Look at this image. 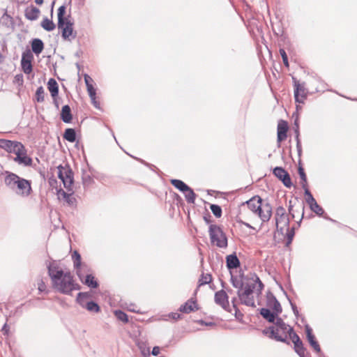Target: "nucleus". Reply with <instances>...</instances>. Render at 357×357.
<instances>
[{"instance_id": "obj_46", "label": "nucleus", "mask_w": 357, "mask_h": 357, "mask_svg": "<svg viewBox=\"0 0 357 357\" xmlns=\"http://www.w3.org/2000/svg\"><path fill=\"white\" fill-rule=\"evenodd\" d=\"M210 208L216 218H220L222 216V208L219 205L211 204Z\"/></svg>"}, {"instance_id": "obj_23", "label": "nucleus", "mask_w": 357, "mask_h": 357, "mask_svg": "<svg viewBox=\"0 0 357 357\" xmlns=\"http://www.w3.org/2000/svg\"><path fill=\"white\" fill-rule=\"evenodd\" d=\"M31 45L33 52L36 55L40 54L44 49V43L43 40L39 38L33 39Z\"/></svg>"}, {"instance_id": "obj_17", "label": "nucleus", "mask_w": 357, "mask_h": 357, "mask_svg": "<svg viewBox=\"0 0 357 357\" xmlns=\"http://www.w3.org/2000/svg\"><path fill=\"white\" fill-rule=\"evenodd\" d=\"M305 333L307 336V340L309 342L310 346L313 348L314 351L317 353L321 352V348L318 343V342L316 340L315 336L312 333V330L310 328L309 325H305Z\"/></svg>"}, {"instance_id": "obj_52", "label": "nucleus", "mask_w": 357, "mask_h": 357, "mask_svg": "<svg viewBox=\"0 0 357 357\" xmlns=\"http://www.w3.org/2000/svg\"><path fill=\"white\" fill-rule=\"evenodd\" d=\"M295 137H296V149H297V151H298V155L299 157H301V153H302V147H301V140H300L299 136H295Z\"/></svg>"}, {"instance_id": "obj_53", "label": "nucleus", "mask_w": 357, "mask_h": 357, "mask_svg": "<svg viewBox=\"0 0 357 357\" xmlns=\"http://www.w3.org/2000/svg\"><path fill=\"white\" fill-rule=\"evenodd\" d=\"M14 82L18 84L19 85H22L24 82L22 74L16 75L15 77Z\"/></svg>"}, {"instance_id": "obj_50", "label": "nucleus", "mask_w": 357, "mask_h": 357, "mask_svg": "<svg viewBox=\"0 0 357 357\" xmlns=\"http://www.w3.org/2000/svg\"><path fill=\"white\" fill-rule=\"evenodd\" d=\"M86 86L90 98L93 99L94 96H96V89L94 88L92 84H87Z\"/></svg>"}, {"instance_id": "obj_36", "label": "nucleus", "mask_w": 357, "mask_h": 357, "mask_svg": "<svg viewBox=\"0 0 357 357\" xmlns=\"http://www.w3.org/2000/svg\"><path fill=\"white\" fill-rule=\"evenodd\" d=\"M212 281V276L209 273H202L199 280V286H202L211 283Z\"/></svg>"}, {"instance_id": "obj_12", "label": "nucleus", "mask_w": 357, "mask_h": 357, "mask_svg": "<svg viewBox=\"0 0 357 357\" xmlns=\"http://www.w3.org/2000/svg\"><path fill=\"white\" fill-rule=\"evenodd\" d=\"M16 156L13 158V160L18 165L23 166H31L32 165V159L26 154V150L22 144L17 151L14 153Z\"/></svg>"}, {"instance_id": "obj_38", "label": "nucleus", "mask_w": 357, "mask_h": 357, "mask_svg": "<svg viewBox=\"0 0 357 357\" xmlns=\"http://www.w3.org/2000/svg\"><path fill=\"white\" fill-rule=\"evenodd\" d=\"M58 194L61 195L65 201L70 205L73 204L75 201V198L72 197L70 194L67 193L63 190H59Z\"/></svg>"}, {"instance_id": "obj_3", "label": "nucleus", "mask_w": 357, "mask_h": 357, "mask_svg": "<svg viewBox=\"0 0 357 357\" xmlns=\"http://www.w3.org/2000/svg\"><path fill=\"white\" fill-rule=\"evenodd\" d=\"M246 204L248 208L257 215L263 222H268L272 215V206L266 202H263L259 196H254L249 200L243 203Z\"/></svg>"}, {"instance_id": "obj_41", "label": "nucleus", "mask_w": 357, "mask_h": 357, "mask_svg": "<svg viewBox=\"0 0 357 357\" xmlns=\"http://www.w3.org/2000/svg\"><path fill=\"white\" fill-rule=\"evenodd\" d=\"M310 209L315 213L317 215L321 216L324 214V211L322 207H321L317 202H314L313 204H310Z\"/></svg>"}, {"instance_id": "obj_56", "label": "nucleus", "mask_w": 357, "mask_h": 357, "mask_svg": "<svg viewBox=\"0 0 357 357\" xmlns=\"http://www.w3.org/2000/svg\"><path fill=\"white\" fill-rule=\"evenodd\" d=\"M127 309L128 311L136 312V313H140L139 310L137 309V307L135 304H130L129 306L127 307Z\"/></svg>"}, {"instance_id": "obj_48", "label": "nucleus", "mask_w": 357, "mask_h": 357, "mask_svg": "<svg viewBox=\"0 0 357 357\" xmlns=\"http://www.w3.org/2000/svg\"><path fill=\"white\" fill-rule=\"evenodd\" d=\"M289 335L290 339L292 340L293 343L295 342H298L301 340L299 336L294 331L293 328L290 327L287 331V335Z\"/></svg>"}, {"instance_id": "obj_55", "label": "nucleus", "mask_w": 357, "mask_h": 357, "mask_svg": "<svg viewBox=\"0 0 357 357\" xmlns=\"http://www.w3.org/2000/svg\"><path fill=\"white\" fill-rule=\"evenodd\" d=\"M294 211H295V215L297 214V213H300L301 211H302L301 218L299 220V221L298 222V226L299 227L300 224L302 221V219L303 218V216H304V206H301L299 209H296Z\"/></svg>"}, {"instance_id": "obj_21", "label": "nucleus", "mask_w": 357, "mask_h": 357, "mask_svg": "<svg viewBox=\"0 0 357 357\" xmlns=\"http://www.w3.org/2000/svg\"><path fill=\"white\" fill-rule=\"evenodd\" d=\"M279 314L275 311L271 312L268 308L263 307L260 310V314L270 323H273Z\"/></svg>"}, {"instance_id": "obj_6", "label": "nucleus", "mask_w": 357, "mask_h": 357, "mask_svg": "<svg viewBox=\"0 0 357 357\" xmlns=\"http://www.w3.org/2000/svg\"><path fill=\"white\" fill-rule=\"evenodd\" d=\"M208 233L212 244L220 248L227 247V238L220 227L217 225L211 224L208 228Z\"/></svg>"}, {"instance_id": "obj_9", "label": "nucleus", "mask_w": 357, "mask_h": 357, "mask_svg": "<svg viewBox=\"0 0 357 357\" xmlns=\"http://www.w3.org/2000/svg\"><path fill=\"white\" fill-rule=\"evenodd\" d=\"M263 334L268 336L271 339H273L278 342H282L289 344V342L287 341V334L282 333V329L279 328H275V326H270L263 330Z\"/></svg>"}, {"instance_id": "obj_44", "label": "nucleus", "mask_w": 357, "mask_h": 357, "mask_svg": "<svg viewBox=\"0 0 357 357\" xmlns=\"http://www.w3.org/2000/svg\"><path fill=\"white\" fill-rule=\"evenodd\" d=\"M32 61L21 62V66L23 72L25 74H30L32 72L33 66Z\"/></svg>"}, {"instance_id": "obj_15", "label": "nucleus", "mask_w": 357, "mask_h": 357, "mask_svg": "<svg viewBox=\"0 0 357 357\" xmlns=\"http://www.w3.org/2000/svg\"><path fill=\"white\" fill-rule=\"evenodd\" d=\"M266 305L269 308L272 309L273 311H275L276 313H281L282 311L280 302L271 291H268L266 294Z\"/></svg>"}, {"instance_id": "obj_64", "label": "nucleus", "mask_w": 357, "mask_h": 357, "mask_svg": "<svg viewBox=\"0 0 357 357\" xmlns=\"http://www.w3.org/2000/svg\"><path fill=\"white\" fill-rule=\"evenodd\" d=\"M238 222H239L240 224H241V225H245V227H248V228H250V229H254V230L255 229V227H253L252 226H251V225H250L249 223H248V222H243V221H242V220L238 221Z\"/></svg>"}, {"instance_id": "obj_4", "label": "nucleus", "mask_w": 357, "mask_h": 357, "mask_svg": "<svg viewBox=\"0 0 357 357\" xmlns=\"http://www.w3.org/2000/svg\"><path fill=\"white\" fill-rule=\"evenodd\" d=\"M255 284H247L243 289L238 290L237 294L239 298L241 304H243L246 306H250L255 307V299L252 295L253 291L255 289L256 284H258L257 291L258 294H261L262 289L264 288V284L260 280L259 278L257 275H254L252 278Z\"/></svg>"}, {"instance_id": "obj_62", "label": "nucleus", "mask_w": 357, "mask_h": 357, "mask_svg": "<svg viewBox=\"0 0 357 357\" xmlns=\"http://www.w3.org/2000/svg\"><path fill=\"white\" fill-rule=\"evenodd\" d=\"M1 330L5 335H8V333L9 332V326H8V324L6 323L3 326Z\"/></svg>"}, {"instance_id": "obj_45", "label": "nucleus", "mask_w": 357, "mask_h": 357, "mask_svg": "<svg viewBox=\"0 0 357 357\" xmlns=\"http://www.w3.org/2000/svg\"><path fill=\"white\" fill-rule=\"evenodd\" d=\"M298 174H299L301 180L302 188L307 186V176L304 172L303 168L302 167H299L298 169Z\"/></svg>"}, {"instance_id": "obj_13", "label": "nucleus", "mask_w": 357, "mask_h": 357, "mask_svg": "<svg viewBox=\"0 0 357 357\" xmlns=\"http://www.w3.org/2000/svg\"><path fill=\"white\" fill-rule=\"evenodd\" d=\"M273 174L280 181H281L283 185L287 188H291L292 185L291 180L289 173L281 167H276L273 170Z\"/></svg>"}, {"instance_id": "obj_43", "label": "nucleus", "mask_w": 357, "mask_h": 357, "mask_svg": "<svg viewBox=\"0 0 357 357\" xmlns=\"http://www.w3.org/2000/svg\"><path fill=\"white\" fill-rule=\"evenodd\" d=\"M305 190V195L306 196V202L310 206V204H313L314 202H317L315 199L313 197L312 193L309 190L307 186L303 188Z\"/></svg>"}, {"instance_id": "obj_10", "label": "nucleus", "mask_w": 357, "mask_h": 357, "mask_svg": "<svg viewBox=\"0 0 357 357\" xmlns=\"http://www.w3.org/2000/svg\"><path fill=\"white\" fill-rule=\"evenodd\" d=\"M58 176L62 181L64 187L68 190H71L73 183V173L70 169H66L61 165L58 167Z\"/></svg>"}, {"instance_id": "obj_34", "label": "nucleus", "mask_w": 357, "mask_h": 357, "mask_svg": "<svg viewBox=\"0 0 357 357\" xmlns=\"http://www.w3.org/2000/svg\"><path fill=\"white\" fill-rule=\"evenodd\" d=\"M82 179L84 186H89L93 182V178L91 174L86 170H82Z\"/></svg>"}, {"instance_id": "obj_11", "label": "nucleus", "mask_w": 357, "mask_h": 357, "mask_svg": "<svg viewBox=\"0 0 357 357\" xmlns=\"http://www.w3.org/2000/svg\"><path fill=\"white\" fill-rule=\"evenodd\" d=\"M294 86L295 101L299 103H303L307 98V90L305 86V83H300L295 77H292Z\"/></svg>"}, {"instance_id": "obj_19", "label": "nucleus", "mask_w": 357, "mask_h": 357, "mask_svg": "<svg viewBox=\"0 0 357 357\" xmlns=\"http://www.w3.org/2000/svg\"><path fill=\"white\" fill-rule=\"evenodd\" d=\"M198 310V307L195 301L192 299L188 300L183 305L179 307V311L183 313L188 314L191 312Z\"/></svg>"}, {"instance_id": "obj_37", "label": "nucleus", "mask_w": 357, "mask_h": 357, "mask_svg": "<svg viewBox=\"0 0 357 357\" xmlns=\"http://www.w3.org/2000/svg\"><path fill=\"white\" fill-rule=\"evenodd\" d=\"M36 100L38 102H43L45 100V90L42 86H39L36 90Z\"/></svg>"}, {"instance_id": "obj_5", "label": "nucleus", "mask_w": 357, "mask_h": 357, "mask_svg": "<svg viewBox=\"0 0 357 357\" xmlns=\"http://www.w3.org/2000/svg\"><path fill=\"white\" fill-rule=\"evenodd\" d=\"M66 6H61L58 9V28L62 30V37L65 40L71 41L76 38V33L73 32V23L66 17Z\"/></svg>"}, {"instance_id": "obj_40", "label": "nucleus", "mask_w": 357, "mask_h": 357, "mask_svg": "<svg viewBox=\"0 0 357 357\" xmlns=\"http://www.w3.org/2000/svg\"><path fill=\"white\" fill-rule=\"evenodd\" d=\"M231 282L234 287L238 289V290L243 289V282L241 280L238 279L236 277L231 275Z\"/></svg>"}, {"instance_id": "obj_59", "label": "nucleus", "mask_w": 357, "mask_h": 357, "mask_svg": "<svg viewBox=\"0 0 357 357\" xmlns=\"http://www.w3.org/2000/svg\"><path fill=\"white\" fill-rule=\"evenodd\" d=\"M38 289L40 291L43 292V291H45V289H46V285L45 284V282L41 280L38 284Z\"/></svg>"}, {"instance_id": "obj_1", "label": "nucleus", "mask_w": 357, "mask_h": 357, "mask_svg": "<svg viewBox=\"0 0 357 357\" xmlns=\"http://www.w3.org/2000/svg\"><path fill=\"white\" fill-rule=\"evenodd\" d=\"M46 264L54 289L63 294H70L73 291L79 289V286L75 283L70 272L63 271L55 261Z\"/></svg>"}, {"instance_id": "obj_61", "label": "nucleus", "mask_w": 357, "mask_h": 357, "mask_svg": "<svg viewBox=\"0 0 357 357\" xmlns=\"http://www.w3.org/2000/svg\"><path fill=\"white\" fill-rule=\"evenodd\" d=\"M91 102H92L93 105L96 108L100 109V102L96 100V96H95L93 99H91Z\"/></svg>"}, {"instance_id": "obj_60", "label": "nucleus", "mask_w": 357, "mask_h": 357, "mask_svg": "<svg viewBox=\"0 0 357 357\" xmlns=\"http://www.w3.org/2000/svg\"><path fill=\"white\" fill-rule=\"evenodd\" d=\"M160 349L159 347L158 346H155L153 348L152 351H151V354L153 356H158L159 354H160Z\"/></svg>"}, {"instance_id": "obj_57", "label": "nucleus", "mask_w": 357, "mask_h": 357, "mask_svg": "<svg viewBox=\"0 0 357 357\" xmlns=\"http://www.w3.org/2000/svg\"><path fill=\"white\" fill-rule=\"evenodd\" d=\"M84 77L86 86L87 84H91L92 82H93V79L87 74H84Z\"/></svg>"}, {"instance_id": "obj_63", "label": "nucleus", "mask_w": 357, "mask_h": 357, "mask_svg": "<svg viewBox=\"0 0 357 357\" xmlns=\"http://www.w3.org/2000/svg\"><path fill=\"white\" fill-rule=\"evenodd\" d=\"M291 307H292V310L294 312V314L298 317V310L297 309V307L293 304L292 303H291Z\"/></svg>"}, {"instance_id": "obj_47", "label": "nucleus", "mask_w": 357, "mask_h": 357, "mask_svg": "<svg viewBox=\"0 0 357 357\" xmlns=\"http://www.w3.org/2000/svg\"><path fill=\"white\" fill-rule=\"evenodd\" d=\"M294 344V350L298 355L303 354V351H305V349L303 347V342L299 340L298 342H295Z\"/></svg>"}, {"instance_id": "obj_58", "label": "nucleus", "mask_w": 357, "mask_h": 357, "mask_svg": "<svg viewBox=\"0 0 357 357\" xmlns=\"http://www.w3.org/2000/svg\"><path fill=\"white\" fill-rule=\"evenodd\" d=\"M288 211H289V213L291 216V218H295V211L293 208V206L291 205V201L289 202V207H288Z\"/></svg>"}, {"instance_id": "obj_29", "label": "nucleus", "mask_w": 357, "mask_h": 357, "mask_svg": "<svg viewBox=\"0 0 357 357\" xmlns=\"http://www.w3.org/2000/svg\"><path fill=\"white\" fill-rule=\"evenodd\" d=\"M275 324V328H279V329H282V333L287 334V331L291 327L284 323L282 318L276 317L275 321L273 322Z\"/></svg>"}, {"instance_id": "obj_54", "label": "nucleus", "mask_w": 357, "mask_h": 357, "mask_svg": "<svg viewBox=\"0 0 357 357\" xmlns=\"http://www.w3.org/2000/svg\"><path fill=\"white\" fill-rule=\"evenodd\" d=\"M294 132L296 136H300V132H299V123H298V119L296 118L294 121Z\"/></svg>"}, {"instance_id": "obj_16", "label": "nucleus", "mask_w": 357, "mask_h": 357, "mask_svg": "<svg viewBox=\"0 0 357 357\" xmlns=\"http://www.w3.org/2000/svg\"><path fill=\"white\" fill-rule=\"evenodd\" d=\"M21 142L17 141L0 139V148L8 153H14L20 146L21 147Z\"/></svg>"}, {"instance_id": "obj_25", "label": "nucleus", "mask_w": 357, "mask_h": 357, "mask_svg": "<svg viewBox=\"0 0 357 357\" xmlns=\"http://www.w3.org/2000/svg\"><path fill=\"white\" fill-rule=\"evenodd\" d=\"M40 10L36 7L31 6L25 10V17L26 19L33 21L38 18Z\"/></svg>"}, {"instance_id": "obj_32", "label": "nucleus", "mask_w": 357, "mask_h": 357, "mask_svg": "<svg viewBox=\"0 0 357 357\" xmlns=\"http://www.w3.org/2000/svg\"><path fill=\"white\" fill-rule=\"evenodd\" d=\"M183 195L186 199V202L189 204H194L197 195L194 192L193 190L188 187V189L186 191H184Z\"/></svg>"}, {"instance_id": "obj_33", "label": "nucleus", "mask_w": 357, "mask_h": 357, "mask_svg": "<svg viewBox=\"0 0 357 357\" xmlns=\"http://www.w3.org/2000/svg\"><path fill=\"white\" fill-rule=\"evenodd\" d=\"M63 138L70 142H74L76 140L75 130L73 128L66 129L63 134Z\"/></svg>"}, {"instance_id": "obj_39", "label": "nucleus", "mask_w": 357, "mask_h": 357, "mask_svg": "<svg viewBox=\"0 0 357 357\" xmlns=\"http://www.w3.org/2000/svg\"><path fill=\"white\" fill-rule=\"evenodd\" d=\"M114 314L119 320H120L124 323L128 322V315L124 312H123L120 310H117L114 311Z\"/></svg>"}, {"instance_id": "obj_7", "label": "nucleus", "mask_w": 357, "mask_h": 357, "mask_svg": "<svg viewBox=\"0 0 357 357\" xmlns=\"http://www.w3.org/2000/svg\"><path fill=\"white\" fill-rule=\"evenodd\" d=\"M275 225L278 231L283 234L285 228L289 226V218L283 206H278L275 213Z\"/></svg>"}, {"instance_id": "obj_35", "label": "nucleus", "mask_w": 357, "mask_h": 357, "mask_svg": "<svg viewBox=\"0 0 357 357\" xmlns=\"http://www.w3.org/2000/svg\"><path fill=\"white\" fill-rule=\"evenodd\" d=\"M285 229L287 230V233H286V237H287L286 245L288 246L289 245H290L291 243L292 240L294 238V236L295 235V228L294 227H292L290 229L289 226L288 228H285Z\"/></svg>"}, {"instance_id": "obj_28", "label": "nucleus", "mask_w": 357, "mask_h": 357, "mask_svg": "<svg viewBox=\"0 0 357 357\" xmlns=\"http://www.w3.org/2000/svg\"><path fill=\"white\" fill-rule=\"evenodd\" d=\"M76 271V274L79 278L81 281L83 280L84 278V273L89 271V268L88 265L85 263H82L81 265L79 267H74Z\"/></svg>"}, {"instance_id": "obj_51", "label": "nucleus", "mask_w": 357, "mask_h": 357, "mask_svg": "<svg viewBox=\"0 0 357 357\" xmlns=\"http://www.w3.org/2000/svg\"><path fill=\"white\" fill-rule=\"evenodd\" d=\"M280 54L282 56L283 63L286 67H289V61H288V57L286 54V52L284 49H280Z\"/></svg>"}, {"instance_id": "obj_27", "label": "nucleus", "mask_w": 357, "mask_h": 357, "mask_svg": "<svg viewBox=\"0 0 357 357\" xmlns=\"http://www.w3.org/2000/svg\"><path fill=\"white\" fill-rule=\"evenodd\" d=\"M84 280H83L82 282L87 285L88 287L95 289L98 287V283L97 280L95 279L94 276L91 274H87L84 276Z\"/></svg>"}, {"instance_id": "obj_2", "label": "nucleus", "mask_w": 357, "mask_h": 357, "mask_svg": "<svg viewBox=\"0 0 357 357\" xmlns=\"http://www.w3.org/2000/svg\"><path fill=\"white\" fill-rule=\"evenodd\" d=\"M4 183L16 195L28 197L31 192V181L10 172H6Z\"/></svg>"}, {"instance_id": "obj_30", "label": "nucleus", "mask_w": 357, "mask_h": 357, "mask_svg": "<svg viewBox=\"0 0 357 357\" xmlns=\"http://www.w3.org/2000/svg\"><path fill=\"white\" fill-rule=\"evenodd\" d=\"M170 182L172 185H174L176 189H178L179 191L182 192L186 191V190H188L189 187L186 183H185L181 180L172 179Z\"/></svg>"}, {"instance_id": "obj_8", "label": "nucleus", "mask_w": 357, "mask_h": 357, "mask_svg": "<svg viewBox=\"0 0 357 357\" xmlns=\"http://www.w3.org/2000/svg\"><path fill=\"white\" fill-rule=\"evenodd\" d=\"M89 297V294L86 292H79L77 296V303L86 309L88 311L91 312H98L100 311V307L94 301H86Z\"/></svg>"}, {"instance_id": "obj_20", "label": "nucleus", "mask_w": 357, "mask_h": 357, "mask_svg": "<svg viewBox=\"0 0 357 357\" xmlns=\"http://www.w3.org/2000/svg\"><path fill=\"white\" fill-rule=\"evenodd\" d=\"M0 24L8 29H13L14 28V21L13 18L8 14L7 10L4 9L3 13L0 17Z\"/></svg>"}, {"instance_id": "obj_18", "label": "nucleus", "mask_w": 357, "mask_h": 357, "mask_svg": "<svg viewBox=\"0 0 357 357\" xmlns=\"http://www.w3.org/2000/svg\"><path fill=\"white\" fill-rule=\"evenodd\" d=\"M287 130L288 126L287 122L282 120L280 121L278 125V142L280 143L287 138Z\"/></svg>"}, {"instance_id": "obj_26", "label": "nucleus", "mask_w": 357, "mask_h": 357, "mask_svg": "<svg viewBox=\"0 0 357 357\" xmlns=\"http://www.w3.org/2000/svg\"><path fill=\"white\" fill-rule=\"evenodd\" d=\"M47 88L52 98L56 97L58 96L59 86L56 81L54 79L51 78L49 79L47 82Z\"/></svg>"}, {"instance_id": "obj_14", "label": "nucleus", "mask_w": 357, "mask_h": 357, "mask_svg": "<svg viewBox=\"0 0 357 357\" xmlns=\"http://www.w3.org/2000/svg\"><path fill=\"white\" fill-rule=\"evenodd\" d=\"M228 298L227 293L222 289L215 292V303L217 305H220L225 310H228L229 307Z\"/></svg>"}, {"instance_id": "obj_42", "label": "nucleus", "mask_w": 357, "mask_h": 357, "mask_svg": "<svg viewBox=\"0 0 357 357\" xmlns=\"http://www.w3.org/2000/svg\"><path fill=\"white\" fill-rule=\"evenodd\" d=\"M72 259H73V266L74 267H79L81 265V255H79V253L77 251V250H75L73 252V253L72 254Z\"/></svg>"}, {"instance_id": "obj_22", "label": "nucleus", "mask_w": 357, "mask_h": 357, "mask_svg": "<svg viewBox=\"0 0 357 357\" xmlns=\"http://www.w3.org/2000/svg\"><path fill=\"white\" fill-rule=\"evenodd\" d=\"M227 267L231 270L240 266V261L236 254L229 255L226 258Z\"/></svg>"}, {"instance_id": "obj_24", "label": "nucleus", "mask_w": 357, "mask_h": 357, "mask_svg": "<svg viewBox=\"0 0 357 357\" xmlns=\"http://www.w3.org/2000/svg\"><path fill=\"white\" fill-rule=\"evenodd\" d=\"M61 119L64 123H70L72 121L73 116L71 114V109L69 105H66L63 106L61 112Z\"/></svg>"}, {"instance_id": "obj_31", "label": "nucleus", "mask_w": 357, "mask_h": 357, "mask_svg": "<svg viewBox=\"0 0 357 357\" xmlns=\"http://www.w3.org/2000/svg\"><path fill=\"white\" fill-rule=\"evenodd\" d=\"M40 25L47 31H52L56 27L55 24L53 22V21L49 20L47 17H45L42 20Z\"/></svg>"}, {"instance_id": "obj_49", "label": "nucleus", "mask_w": 357, "mask_h": 357, "mask_svg": "<svg viewBox=\"0 0 357 357\" xmlns=\"http://www.w3.org/2000/svg\"><path fill=\"white\" fill-rule=\"evenodd\" d=\"M33 55L30 50H26L22 53L21 62L32 61Z\"/></svg>"}]
</instances>
